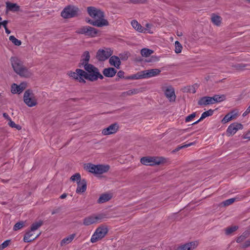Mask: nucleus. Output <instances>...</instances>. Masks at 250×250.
Segmentation results:
<instances>
[{"label":"nucleus","instance_id":"20","mask_svg":"<svg viewBox=\"0 0 250 250\" xmlns=\"http://www.w3.org/2000/svg\"><path fill=\"white\" fill-rule=\"evenodd\" d=\"M87 188V183L85 179H82L81 182L77 184L76 193L81 194L84 192Z\"/></svg>","mask_w":250,"mask_h":250},{"label":"nucleus","instance_id":"59","mask_svg":"<svg viewBox=\"0 0 250 250\" xmlns=\"http://www.w3.org/2000/svg\"><path fill=\"white\" fill-rule=\"evenodd\" d=\"M182 131L181 130H177L174 131V134L176 135H179L180 133Z\"/></svg>","mask_w":250,"mask_h":250},{"label":"nucleus","instance_id":"35","mask_svg":"<svg viewBox=\"0 0 250 250\" xmlns=\"http://www.w3.org/2000/svg\"><path fill=\"white\" fill-rule=\"evenodd\" d=\"M249 236V233L247 231H245L242 234L237 238L236 242L240 243L244 241Z\"/></svg>","mask_w":250,"mask_h":250},{"label":"nucleus","instance_id":"42","mask_svg":"<svg viewBox=\"0 0 250 250\" xmlns=\"http://www.w3.org/2000/svg\"><path fill=\"white\" fill-rule=\"evenodd\" d=\"M194 144H195V142H192L188 144L185 145H183L182 146H178L175 149H174L172 151V152H173V153L176 152L178 151L179 150H180L182 148L188 147L191 146L192 145H193Z\"/></svg>","mask_w":250,"mask_h":250},{"label":"nucleus","instance_id":"45","mask_svg":"<svg viewBox=\"0 0 250 250\" xmlns=\"http://www.w3.org/2000/svg\"><path fill=\"white\" fill-rule=\"evenodd\" d=\"M24 226V223L21 222H18L17 223H16L14 226V228H13V229L14 230H19L21 229Z\"/></svg>","mask_w":250,"mask_h":250},{"label":"nucleus","instance_id":"36","mask_svg":"<svg viewBox=\"0 0 250 250\" xmlns=\"http://www.w3.org/2000/svg\"><path fill=\"white\" fill-rule=\"evenodd\" d=\"M213 113V110L211 109L208 110L207 111H205V112H203L201 115V117L199 119V121H202L203 119H204L205 118H206V117L212 115Z\"/></svg>","mask_w":250,"mask_h":250},{"label":"nucleus","instance_id":"46","mask_svg":"<svg viewBox=\"0 0 250 250\" xmlns=\"http://www.w3.org/2000/svg\"><path fill=\"white\" fill-rule=\"evenodd\" d=\"M248 64H243V63H239L237 64L234 66V67H235L236 69L238 70H242L244 69V67L248 66Z\"/></svg>","mask_w":250,"mask_h":250},{"label":"nucleus","instance_id":"32","mask_svg":"<svg viewBox=\"0 0 250 250\" xmlns=\"http://www.w3.org/2000/svg\"><path fill=\"white\" fill-rule=\"evenodd\" d=\"M153 52L152 50L148 48H143L142 49V56L147 57L151 55Z\"/></svg>","mask_w":250,"mask_h":250},{"label":"nucleus","instance_id":"9","mask_svg":"<svg viewBox=\"0 0 250 250\" xmlns=\"http://www.w3.org/2000/svg\"><path fill=\"white\" fill-rule=\"evenodd\" d=\"M104 217L105 215L103 214H93L84 218L83 220V224L85 226H89L98 223Z\"/></svg>","mask_w":250,"mask_h":250},{"label":"nucleus","instance_id":"19","mask_svg":"<svg viewBox=\"0 0 250 250\" xmlns=\"http://www.w3.org/2000/svg\"><path fill=\"white\" fill-rule=\"evenodd\" d=\"M90 60V54L88 51H85L83 52L82 59L81 60V62L79 64V67H85V65L86 64H90L88 62Z\"/></svg>","mask_w":250,"mask_h":250},{"label":"nucleus","instance_id":"41","mask_svg":"<svg viewBox=\"0 0 250 250\" xmlns=\"http://www.w3.org/2000/svg\"><path fill=\"white\" fill-rule=\"evenodd\" d=\"M238 229V227L236 226L227 228L225 230L226 235H229L233 232L236 231Z\"/></svg>","mask_w":250,"mask_h":250},{"label":"nucleus","instance_id":"31","mask_svg":"<svg viewBox=\"0 0 250 250\" xmlns=\"http://www.w3.org/2000/svg\"><path fill=\"white\" fill-rule=\"evenodd\" d=\"M213 103H219L224 101L226 99V96L225 95H215L213 97H212Z\"/></svg>","mask_w":250,"mask_h":250},{"label":"nucleus","instance_id":"61","mask_svg":"<svg viewBox=\"0 0 250 250\" xmlns=\"http://www.w3.org/2000/svg\"><path fill=\"white\" fill-rule=\"evenodd\" d=\"M2 18L0 16V29L1 28V26H2Z\"/></svg>","mask_w":250,"mask_h":250},{"label":"nucleus","instance_id":"24","mask_svg":"<svg viewBox=\"0 0 250 250\" xmlns=\"http://www.w3.org/2000/svg\"><path fill=\"white\" fill-rule=\"evenodd\" d=\"M33 231H31L30 229V230L27 231L23 237V241L25 242H30L32 241L33 240L36 239L37 237H39V236L40 235V233L38 234L35 238H31L32 236H33Z\"/></svg>","mask_w":250,"mask_h":250},{"label":"nucleus","instance_id":"18","mask_svg":"<svg viewBox=\"0 0 250 250\" xmlns=\"http://www.w3.org/2000/svg\"><path fill=\"white\" fill-rule=\"evenodd\" d=\"M165 94L170 102H174L176 99L174 90L171 86L167 88L165 91Z\"/></svg>","mask_w":250,"mask_h":250},{"label":"nucleus","instance_id":"2","mask_svg":"<svg viewBox=\"0 0 250 250\" xmlns=\"http://www.w3.org/2000/svg\"><path fill=\"white\" fill-rule=\"evenodd\" d=\"M11 65L14 71L21 77L29 78L33 75V72L23 64L22 62L17 57H11Z\"/></svg>","mask_w":250,"mask_h":250},{"label":"nucleus","instance_id":"29","mask_svg":"<svg viewBox=\"0 0 250 250\" xmlns=\"http://www.w3.org/2000/svg\"><path fill=\"white\" fill-rule=\"evenodd\" d=\"M75 237V234H72L70 235L69 236L63 238L61 243V244L62 246L68 244L70 243L74 238Z\"/></svg>","mask_w":250,"mask_h":250},{"label":"nucleus","instance_id":"34","mask_svg":"<svg viewBox=\"0 0 250 250\" xmlns=\"http://www.w3.org/2000/svg\"><path fill=\"white\" fill-rule=\"evenodd\" d=\"M70 180L73 182H76L77 184L81 182L82 180L80 174L79 173H75L71 177Z\"/></svg>","mask_w":250,"mask_h":250},{"label":"nucleus","instance_id":"49","mask_svg":"<svg viewBox=\"0 0 250 250\" xmlns=\"http://www.w3.org/2000/svg\"><path fill=\"white\" fill-rule=\"evenodd\" d=\"M196 116V113H193L187 116L185 119L186 122H188Z\"/></svg>","mask_w":250,"mask_h":250},{"label":"nucleus","instance_id":"7","mask_svg":"<svg viewBox=\"0 0 250 250\" xmlns=\"http://www.w3.org/2000/svg\"><path fill=\"white\" fill-rule=\"evenodd\" d=\"M67 75L72 79L79 82L85 83H86V72L81 69L77 68L75 71H69Z\"/></svg>","mask_w":250,"mask_h":250},{"label":"nucleus","instance_id":"11","mask_svg":"<svg viewBox=\"0 0 250 250\" xmlns=\"http://www.w3.org/2000/svg\"><path fill=\"white\" fill-rule=\"evenodd\" d=\"M78 12V8L69 5L64 8L61 12V16L65 19L71 18L77 16Z\"/></svg>","mask_w":250,"mask_h":250},{"label":"nucleus","instance_id":"39","mask_svg":"<svg viewBox=\"0 0 250 250\" xmlns=\"http://www.w3.org/2000/svg\"><path fill=\"white\" fill-rule=\"evenodd\" d=\"M157 61H158L157 57L151 56L149 59H142V63L155 62Z\"/></svg>","mask_w":250,"mask_h":250},{"label":"nucleus","instance_id":"1","mask_svg":"<svg viewBox=\"0 0 250 250\" xmlns=\"http://www.w3.org/2000/svg\"><path fill=\"white\" fill-rule=\"evenodd\" d=\"M87 12L89 15L94 20H89L87 22L91 25L97 27L106 26L109 25L107 20L104 19V13L100 9L93 6L87 7Z\"/></svg>","mask_w":250,"mask_h":250},{"label":"nucleus","instance_id":"48","mask_svg":"<svg viewBox=\"0 0 250 250\" xmlns=\"http://www.w3.org/2000/svg\"><path fill=\"white\" fill-rule=\"evenodd\" d=\"M10 243V240H6L0 245V250H1L7 247Z\"/></svg>","mask_w":250,"mask_h":250},{"label":"nucleus","instance_id":"14","mask_svg":"<svg viewBox=\"0 0 250 250\" xmlns=\"http://www.w3.org/2000/svg\"><path fill=\"white\" fill-rule=\"evenodd\" d=\"M119 129V125L114 123L110 125L108 127L103 129L102 133L104 135H109L116 133Z\"/></svg>","mask_w":250,"mask_h":250},{"label":"nucleus","instance_id":"56","mask_svg":"<svg viewBox=\"0 0 250 250\" xmlns=\"http://www.w3.org/2000/svg\"><path fill=\"white\" fill-rule=\"evenodd\" d=\"M3 117H4L5 119H7L9 121H10V120H11L9 115L6 113H3Z\"/></svg>","mask_w":250,"mask_h":250},{"label":"nucleus","instance_id":"21","mask_svg":"<svg viewBox=\"0 0 250 250\" xmlns=\"http://www.w3.org/2000/svg\"><path fill=\"white\" fill-rule=\"evenodd\" d=\"M212 97L205 96L201 98L198 102L199 105H207L208 104H214Z\"/></svg>","mask_w":250,"mask_h":250},{"label":"nucleus","instance_id":"33","mask_svg":"<svg viewBox=\"0 0 250 250\" xmlns=\"http://www.w3.org/2000/svg\"><path fill=\"white\" fill-rule=\"evenodd\" d=\"M43 224V222L42 221H39L38 222H36L32 224L31 226V231H35L38 229L40 227H41Z\"/></svg>","mask_w":250,"mask_h":250},{"label":"nucleus","instance_id":"15","mask_svg":"<svg viewBox=\"0 0 250 250\" xmlns=\"http://www.w3.org/2000/svg\"><path fill=\"white\" fill-rule=\"evenodd\" d=\"M27 87V83L25 82L21 83L19 85L13 83L11 85V91L13 94H20Z\"/></svg>","mask_w":250,"mask_h":250},{"label":"nucleus","instance_id":"54","mask_svg":"<svg viewBox=\"0 0 250 250\" xmlns=\"http://www.w3.org/2000/svg\"><path fill=\"white\" fill-rule=\"evenodd\" d=\"M8 23V21L7 20H4L2 21V26L4 28V29L7 28V25Z\"/></svg>","mask_w":250,"mask_h":250},{"label":"nucleus","instance_id":"25","mask_svg":"<svg viewBox=\"0 0 250 250\" xmlns=\"http://www.w3.org/2000/svg\"><path fill=\"white\" fill-rule=\"evenodd\" d=\"M144 27L142 26V33H153V26L152 24L149 23H143Z\"/></svg>","mask_w":250,"mask_h":250},{"label":"nucleus","instance_id":"13","mask_svg":"<svg viewBox=\"0 0 250 250\" xmlns=\"http://www.w3.org/2000/svg\"><path fill=\"white\" fill-rule=\"evenodd\" d=\"M161 72L159 69L155 68L142 71V78H148L158 75Z\"/></svg>","mask_w":250,"mask_h":250},{"label":"nucleus","instance_id":"60","mask_svg":"<svg viewBox=\"0 0 250 250\" xmlns=\"http://www.w3.org/2000/svg\"><path fill=\"white\" fill-rule=\"evenodd\" d=\"M5 32H6L7 34H9L11 33L10 30H9L7 28H5Z\"/></svg>","mask_w":250,"mask_h":250},{"label":"nucleus","instance_id":"6","mask_svg":"<svg viewBox=\"0 0 250 250\" xmlns=\"http://www.w3.org/2000/svg\"><path fill=\"white\" fill-rule=\"evenodd\" d=\"M23 98L24 103L28 107H32L38 104V99L31 89H29L25 91Z\"/></svg>","mask_w":250,"mask_h":250},{"label":"nucleus","instance_id":"53","mask_svg":"<svg viewBox=\"0 0 250 250\" xmlns=\"http://www.w3.org/2000/svg\"><path fill=\"white\" fill-rule=\"evenodd\" d=\"M249 113H250V105L248 107V108L246 109V110L243 113V116H246Z\"/></svg>","mask_w":250,"mask_h":250},{"label":"nucleus","instance_id":"52","mask_svg":"<svg viewBox=\"0 0 250 250\" xmlns=\"http://www.w3.org/2000/svg\"><path fill=\"white\" fill-rule=\"evenodd\" d=\"M250 246V241L247 240L246 241L245 243L243 244L242 248H246Z\"/></svg>","mask_w":250,"mask_h":250},{"label":"nucleus","instance_id":"30","mask_svg":"<svg viewBox=\"0 0 250 250\" xmlns=\"http://www.w3.org/2000/svg\"><path fill=\"white\" fill-rule=\"evenodd\" d=\"M211 21L216 26H220L221 23L222 18L220 16L212 15L211 16Z\"/></svg>","mask_w":250,"mask_h":250},{"label":"nucleus","instance_id":"16","mask_svg":"<svg viewBox=\"0 0 250 250\" xmlns=\"http://www.w3.org/2000/svg\"><path fill=\"white\" fill-rule=\"evenodd\" d=\"M243 128V125L238 123L231 124L228 128L227 132L229 135H234L239 129Z\"/></svg>","mask_w":250,"mask_h":250},{"label":"nucleus","instance_id":"5","mask_svg":"<svg viewBox=\"0 0 250 250\" xmlns=\"http://www.w3.org/2000/svg\"><path fill=\"white\" fill-rule=\"evenodd\" d=\"M108 232V228L104 225L98 227L92 234L90 242L92 243H96L104 238Z\"/></svg>","mask_w":250,"mask_h":250},{"label":"nucleus","instance_id":"63","mask_svg":"<svg viewBox=\"0 0 250 250\" xmlns=\"http://www.w3.org/2000/svg\"><path fill=\"white\" fill-rule=\"evenodd\" d=\"M132 2L136 3L137 1V0H130Z\"/></svg>","mask_w":250,"mask_h":250},{"label":"nucleus","instance_id":"23","mask_svg":"<svg viewBox=\"0 0 250 250\" xmlns=\"http://www.w3.org/2000/svg\"><path fill=\"white\" fill-rule=\"evenodd\" d=\"M112 198L111 193H104L100 195L97 200V203L102 204L109 201Z\"/></svg>","mask_w":250,"mask_h":250},{"label":"nucleus","instance_id":"47","mask_svg":"<svg viewBox=\"0 0 250 250\" xmlns=\"http://www.w3.org/2000/svg\"><path fill=\"white\" fill-rule=\"evenodd\" d=\"M139 91L137 89H130L125 92V94L127 95H131L138 93Z\"/></svg>","mask_w":250,"mask_h":250},{"label":"nucleus","instance_id":"62","mask_svg":"<svg viewBox=\"0 0 250 250\" xmlns=\"http://www.w3.org/2000/svg\"><path fill=\"white\" fill-rule=\"evenodd\" d=\"M200 121H199V119L198 121H197L193 123L192 125H196V124H198Z\"/></svg>","mask_w":250,"mask_h":250},{"label":"nucleus","instance_id":"8","mask_svg":"<svg viewBox=\"0 0 250 250\" xmlns=\"http://www.w3.org/2000/svg\"><path fill=\"white\" fill-rule=\"evenodd\" d=\"M163 157H144L142 158V164L146 166L159 165L165 162Z\"/></svg>","mask_w":250,"mask_h":250},{"label":"nucleus","instance_id":"38","mask_svg":"<svg viewBox=\"0 0 250 250\" xmlns=\"http://www.w3.org/2000/svg\"><path fill=\"white\" fill-rule=\"evenodd\" d=\"M235 200H236L235 198H230V199L226 200L223 201V202H222L221 203V205L222 206H224V207L228 206L232 204V203H233Z\"/></svg>","mask_w":250,"mask_h":250},{"label":"nucleus","instance_id":"3","mask_svg":"<svg viewBox=\"0 0 250 250\" xmlns=\"http://www.w3.org/2000/svg\"><path fill=\"white\" fill-rule=\"evenodd\" d=\"M85 67H84L85 71L86 72V79L91 81H96L98 79H103V76L100 73L99 70L98 68L94 66L93 65L86 64Z\"/></svg>","mask_w":250,"mask_h":250},{"label":"nucleus","instance_id":"10","mask_svg":"<svg viewBox=\"0 0 250 250\" xmlns=\"http://www.w3.org/2000/svg\"><path fill=\"white\" fill-rule=\"evenodd\" d=\"M76 32L78 34H83L88 37L93 38L97 36L98 30L89 26H84L79 28Z\"/></svg>","mask_w":250,"mask_h":250},{"label":"nucleus","instance_id":"43","mask_svg":"<svg viewBox=\"0 0 250 250\" xmlns=\"http://www.w3.org/2000/svg\"><path fill=\"white\" fill-rule=\"evenodd\" d=\"M131 24L132 26L136 30L138 31H140L141 26L139 22L136 20H133L131 22Z\"/></svg>","mask_w":250,"mask_h":250},{"label":"nucleus","instance_id":"44","mask_svg":"<svg viewBox=\"0 0 250 250\" xmlns=\"http://www.w3.org/2000/svg\"><path fill=\"white\" fill-rule=\"evenodd\" d=\"M9 125L12 127V128H15L17 129L20 130L21 129V126L20 125L16 124L14 122L12 121L11 120H10L9 123H8Z\"/></svg>","mask_w":250,"mask_h":250},{"label":"nucleus","instance_id":"4","mask_svg":"<svg viewBox=\"0 0 250 250\" xmlns=\"http://www.w3.org/2000/svg\"><path fill=\"white\" fill-rule=\"evenodd\" d=\"M110 167L108 165H93L88 164L84 167V168L88 171L95 174H102L107 172Z\"/></svg>","mask_w":250,"mask_h":250},{"label":"nucleus","instance_id":"26","mask_svg":"<svg viewBox=\"0 0 250 250\" xmlns=\"http://www.w3.org/2000/svg\"><path fill=\"white\" fill-rule=\"evenodd\" d=\"M103 74L105 77H112L116 74L117 71L113 67H109L104 69Z\"/></svg>","mask_w":250,"mask_h":250},{"label":"nucleus","instance_id":"27","mask_svg":"<svg viewBox=\"0 0 250 250\" xmlns=\"http://www.w3.org/2000/svg\"><path fill=\"white\" fill-rule=\"evenodd\" d=\"M6 9L8 11L13 12L18 11L20 10V6L16 3L10 2H6Z\"/></svg>","mask_w":250,"mask_h":250},{"label":"nucleus","instance_id":"64","mask_svg":"<svg viewBox=\"0 0 250 250\" xmlns=\"http://www.w3.org/2000/svg\"><path fill=\"white\" fill-rule=\"evenodd\" d=\"M177 35L178 36H181L182 35V33L181 32V33H178Z\"/></svg>","mask_w":250,"mask_h":250},{"label":"nucleus","instance_id":"55","mask_svg":"<svg viewBox=\"0 0 250 250\" xmlns=\"http://www.w3.org/2000/svg\"><path fill=\"white\" fill-rule=\"evenodd\" d=\"M117 75H118V77H119L120 78L123 77L124 75V72L122 71H119L118 72Z\"/></svg>","mask_w":250,"mask_h":250},{"label":"nucleus","instance_id":"58","mask_svg":"<svg viewBox=\"0 0 250 250\" xmlns=\"http://www.w3.org/2000/svg\"><path fill=\"white\" fill-rule=\"evenodd\" d=\"M67 196V194L66 193H63L62 195H61L60 198L61 199H64Z\"/></svg>","mask_w":250,"mask_h":250},{"label":"nucleus","instance_id":"37","mask_svg":"<svg viewBox=\"0 0 250 250\" xmlns=\"http://www.w3.org/2000/svg\"><path fill=\"white\" fill-rule=\"evenodd\" d=\"M183 48L182 44L178 41L175 42V52L176 54H179L181 52Z\"/></svg>","mask_w":250,"mask_h":250},{"label":"nucleus","instance_id":"12","mask_svg":"<svg viewBox=\"0 0 250 250\" xmlns=\"http://www.w3.org/2000/svg\"><path fill=\"white\" fill-rule=\"evenodd\" d=\"M113 53L110 48L99 49L96 54V58L100 61H104L110 57Z\"/></svg>","mask_w":250,"mask_h":250},{"label":"nucleus","instance_id":"40","mask_svg":"<svg viewBox=\"0 0 250 250\" xmlns=\"http://www.w3.org/2000/svg\"><path fill=\"white\" fill-rule=\"evenodd\" d=\"M9 40L15 45L20 46L21 44V42L16 39L14 36L9 37Z\"/></svg>","mask_w":250,"mask_h":250},{"label":"nucleus","instance_id":"17","mask_svg":"<svg viewBox=\"0 0 250 250\" xmlns=\"http://www.w3.org/2000/svg\"><path fill=\"white\" fill-rule=\"evenodd\" d=\"M198 245L197 241L190 242L179 246L176 250H193Z\"/></svg>","mask_w":250,"mask_h":250},{"label":"nucleus","instance_id":"50","mask_svg":"<svg viewBox=\"0 0 250 250\" xmlns=\"http://www.w3.org/2000/svg\"><path fill=\"white\" fill-rule=\"evenodd\" d=\"M140 78H141V74H139L138 73L137 74H134V75H132L131 76H129L127 78V79L135 80V79H139Z\"/></svg>","mask_w":250,"mask_h":250},{"label":"nucleus","instance_id":"28","mask_svg":"<svg viewBox=\"0 0 250 250\" xmlns=\"http://www.w3.org/2000/svg\"><path fill=\"white\" fill-rule=\"evenodd\" d=\"M236 114L234 113V111H232L230 113H229L227 114L224 117L223 120H222V122L223 123H226L230 121H231L232 119L235 118L236 116Z\"/></svg>","mask_w":250,"mask_h":250},{"label":"nucleus","instance_id":"51","mask_svg":"<svg viewBox=\"0 0 250 250\" xmlns=\"http://www.w3.org/2000/svg\"><path fill=\"white\" fill-rule=\"evenodd\" d=\"M243 139H247L250 140V131L246 132L243 136Z\"/></svg>","mask_w":250,"mask_h":250},{"label":"nucleus","instance_id":"22","mask_svg":"<svg viewBox=\"0 0 250 250\" xmlns=\"http://www.w3.org/2000/svg\"><path fill=\"white\" fill-rule=\"evenodd\" d=\"M109 62L111 65L114 66L117 69L120 68L121 61L118 57L116 56H111L109 60Z\"/></svg>","mask_w":250,"mask_h":250},{"label":"nucleus","instance_id":"57","mask_svg":"<svg viewBox=\"0 0 250 250\" xmlns=\"http://www.w3.org/2000/svg\"><path fill=\"white\" fill-rule=\"evenodd\" d=\"M120 57H121V58L122 59H125V60H126L128 57L127 56V54H125V55L120 54Z\"/></svg>","mask_w":250,"mask_h":250}]
</instances>
